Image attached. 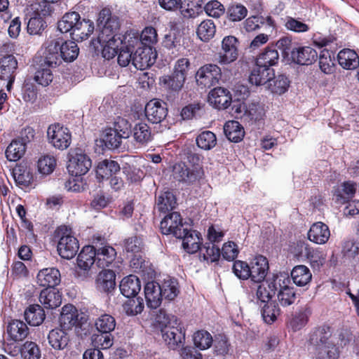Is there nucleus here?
Wrapping results in <instances>:
<instances>
[{"mask_svg": "<svg viewBox=\"0 0 359 359\" xmlns=\"http://www.w3.org/2000/svg\"><path fill=\"white\" fill-rule=\"evenodd\" d=\"M272 77H274L273 68L264 67L255 61L249 75V82L257 86H262L271 81Z\"/></svg>", "mask_w": 359, "mask_h": 359, "instance_id": "nucleus-22", "label": "nucleus"}, {"mask_svg": "<svg viewBox=\"0 0 359 359\" xmlns=\"http://www.w3.org/2000/svg\"><path fill=\"white\" fill-rule=\"evenodd\" d=\"M269 269L268 259L263 255L256 256L250 262L251 280L260 283L265 279Z\"/></svg>", "mask_w": 359, "mask_h": 359, "instance_id": "nucleus-24", "label": "nucleus"}, {"mask_svg": "<svg viewBox=\"0 0 359 359\" xmlns=\"http://www.w3.org/2000/svg\"><path fill=\"white\" fill-rule=\"evenodd\" d=\"M221 77V69L215 64L204 65L197 70L195 75L196 83L201 88H210L217 85Z\"/></svg>", "mask_w": 359, "mask_h": 359, "instance_id": "nucleus-11", "label": "nucleus"}, {"mask_svg": "<svg viewBox=\"0 0 359 359\" xmlns=\"http://www.w3.org/2000/svg\"><path fill=\"white\" fill-rule=\"evenodd\" d=\"M186 81L177 76L173 72L170 74L160 77V84L170 93H179L183 88Z\"/></svg>", "mask_w": 359, "mask_h": 359, "instance_id": "nucleus-44", "label": "nucleus"}, {"mask_svg": "<svg viewBox=\"0 0 359 359\" xmlns=\"http://www.w3.org/2000/svg\"><path fill=\"white\" fill-rule=\"evenodd\" d=\"M121 167L118 163L111 159L100 161L95 168V175L99 182L110 178L115 174H120Z\"/></svg>", "mask_w": 359, "mask_h": 359, "instance_id": "nucleus-25", "label": "nucleus"}, {"mask_svg": "<svg viewBox=\"0 0 359 359\" xmlns=\"http://www.w3.org/2000/svg\"><path fill=\"white\" fill-rule=\"evenodd\" d=\"M56 166V159L49 155H45L41 156L38 162L37 167L38 170L43 175H49L52 173Z\"/></svg>", "mask_w": 359, "mask_h": 359, "instance_id": "nucleus-63", "label": "nucleus"}, {"mask_svg": "<svg viewBox=\"0 0 359 359\" xmlns=\"http://www.w3.org/2000/svg\"><path fill=\"white\" fill-rule=\"evenodd\" d=\"M97 25L101 28L97 36L98 43L106 42L112 37L116 40L120 35L116 34L120 27L118 18L113 16L110 9L107 8H104L100 11Z\"/></svg>", "mask_w": 359, "mask_h": 359, "instance_id": "nucleus-8", "label": "nucleus"}, {"mask_svg": "<svg viewBox=\"0 0 359 359\" xmlns=\"http://www.w3.org/2000/svg\"><path fill=\"white\" fill-rule=\"evenodd\" d=\"M60 272L55 267L43 269L39 271L36 276L37 283L45 288H55L60 284Z\"/></svg>", "mask_w": 359, "mask_h": 359, "instance_id": "nucleus-23", "label": "nucleus"}, {"mask_svg": "<svg viewBox=\"0 0 359 359\" xmlns=\"http://www.w3.org/2000/svg\"><path fill=\"white\" fill-rule=\"evenodd\" d=\"M48 67H42L39 65V68L35 72L34 79L39 85L48 86L53 79V74Z\"/></svg>", "mask_w": 359, "mask_h": 359, "instance_id": "nucleus-62", "label": "nucleus"}, {"mask_svg": "<svg viewBox=\"0 0 359 359\" xmlns=\"http://www.w3.org/2000/svg\"><path fill=\"white\" fill-rule=\"evenodd\" d=\"M216 32V26L212 20H203L196 29L198 37L204 42H208L212 39Z\"/></svg>", "mask_w": 359, "mask_h": 359, "instance_id": "nucleus-51", "label": "nucleus"}, {"mask_svg": "<svg viewBox=\"0 0 359 359\" xmlns=\"http://www.w3.org/2000/svg\"><path fill=\"white\" fill-rule=\"evenodd\" d=\"M117 38L121 40V47L132 50V52H134L135 48L142 46L139 36L132 31H128L125 34H121Z\"/></svg>", "mask_w": 359, "mask_h": 359, "instance_id": "nucleus-57", "label": "nucleus"}, {"mask_svg": "<svg viewBox=\"0 0 359 359\" xmlns=\"http://www.w3.org/2000/svg\"><path fill=\"white\" fill-rule=\"evenodd\" d=\"M339 65L345 69L353 70L359 67V56L352 49L344 48L337 54Z\"/></svg>", "mask_w": 359, "mask_h": 359, "instance_id": "nucleus-37", "label": "nucleus"}, {"mask_svg": "<svg viewBox=\"0 0 359 359\" xmlns=\"http://www.w3.org/2000/svg\"><path fill=\"white\" fill-rule=\"evenodd\" d=\"M66 330L62 327H56L49 332L48 340L53 349L63 350L67 346L69 342V336Z\"/></svg>", "mask_w": 359, "mask_h": 359, "instance_id": "nucleus-36", "label": "nucleus"}, {"mask_svg": "<svg viewBox=\"0 0 359 359\" xmlns=\"http://www.w3.org/2000/svg\"><path fill=\"white\" fill-rule=\"evenodd\" d=\"M57 29L62 33H69L70 37L76 41L88 39L94 31L92 20L81 18L75 11L66 13L57 22Z\"/></svg>", "mask_w": 359, "mask_h": 359, "instance_id": "nucleus-3", "label": "nucleus"}, {"mask_svg": "<svg viewBox=\"0 0 359 359\" xmlns=\"http://www.w3.org/2000/svg\"><path fill=\"white\" fill-rule=\"evenodd\" d=\"M358 184L353 180H345L332 189V193L334 201L340 205L348 203L355 196Z\"/></svg>", "mask_w": 359, "mask_h": 359, "instance_id": "nucleus-15", "label": "nucleus"}, {"mask_svg": "<svg viewBox=\"0 0 359 359\" xmlns=\"http://www.w3.org/2000/svg\"><path fill=\"white\" fill-rule=\"evenodd\" d=\"M204 11L203 0H185L182 4L180 13L184 18L194 19Z\"/></svg>", "mask_w": 359, "mask_h": 359, "instance_id": "nucleus-40", "label": "nucleus"}, {"mask_svg": "<svg viewBox=\"0 0 359 359\" xmlns=\"http://www.w3.org/2000/svg\"><path fill=\"white\" fill-rule=\"evenodd\" d=\"M310 245L304 241H296L289 246V251L298 260L305 259L307 252L310 250Z\"/></svg>", "mask_w": 359, "mask_h": 359, "instance_id": "nucleus-59", "label": "nucleus"}, {"mask_svg": "<svg viewBox=\"0 0 359 359\" xmlns=\"http://www.w3.org/2000/svg\"><path fill=\"white\" fill-rule=\"evenodd\" d=\"M208 100L218 109H226L231 104V95L227 89L217 87L209 93Z\"/></svg>", "mask_w": 359, "mask_h": 359, "instance_id": "nucleus-31", "label": "nucleus"}, {"mask_svg": "<svg viewBox=\"0 0 359 359\" xmlns=\"http://www.w3.org/2000/svg\"><path fill=\"white\" fill-rule=\"evenodd\" d=\"M238 57V40L234 36H226L222 41L221 51L218 53L217 61L221 65H228Z\"/></svg>", "mask_w": 359, "mask_h": 359, "instance_id": "nucleus-14", "label": "nucleus"}, {"mask_svg": "<svg viewBox=\"0 0 359 359\" xmlns=\"http://www.w3.org/2000/svg\"><path fill=\"white\" fill-rule=\"evenodd\" d=\"M21 354L25 359H39L41 350L34 341H27L21 347Z\"/></svg>", "mask_w": 359, "mask_h": 359, "instance_id": "nucleus-64", "label": "nucleus"}, {"mask_svg": "<svg viewBox=\"0 0 359 359\" xmlns=\"http://www.w3.org/2000/svg\"><path fill=\"white\" fill-rule=\"evenodd\" d=\"M145 116L152 123H160L168 115L167 104L153 99L147 103L144 109Z\"/></svg>", "mask_w": 359, "mask_h": 359, "instance_id": "nucleus-19", "label": "nucleus"}, {"mask_svg": "<svg viewBox=\"0 0 359 359\" xmlns=\"http://www.w3.org/2000/svg\"><path fill=\"white\" fill-rule=\"evenodd\" d=\"M59 41V49L62 61L73 62L75 60L79 53V48L75 41H63L62 39L57 38Z\"/></svg>", "mask_w": 359, "mask_h": 359, "instance_id": "nucleus-42", "label": "nucleus"}, {"mask_svg": "<svg viewBox=\"0 0 359 359\" xmlns=\"http://www.w3.org/2000/svg\"><path fill=\"white\" fill-rule=\"evenodd\" d=\"M247 8L240 3H231L227 7L226 11V18L232 22H237L243 20L248 15Z\"/></svg>", "mask_w": 359, "mask_h": 359, "instance_id": "nucleus-50", "label": "nucleus"}, {"mask_svg": "<svg viewBox=\"0 0 359 359\" xmlns=\"http://www.w3.org/2000/svg\"><path fill=\"white\" fill-rule=\"evenodd\" d=\"M91 165L90 158L82 149L76 148L69 153L67 170L72 175H84L88 172Z\"/></svg>", "mask_w": 359, "mask_h": 359, "instance_id": "nucleus-10", "label": "nucleus"}, {"mask_svg": "<svg viewBox=\"0 0 359 359\" xmlns=\"http://www.w3.org/2000/svg\"><path fill=\"white\" fill-rule=\"evenodd\" d=\"M111 39L110 40L106 41V42L99 43L102 47V55L106 60H110L114 57L120 48L121 40L117 38L116 40Z\"/></svg>", "mask_w": 359, "mask_h": 359, "instance_id": "nucleus-56", "label": "nucleus"}, {"mask_svg": "<svg viewBox=\"0 0 359 359\" xmlns=\"http://www.w3.org/2000/svg\"><path fill=\"white\" fill-rule=\"evenodd\" d=\"M47 136L50 143L60 150L67 149L72 142V134L69 130L58 123L49 126Z\"/></svg>", "mask_w": 359, "mask_h": 359, "instance_id": "nucleus-13", "label": "nucleus"}, {"mask_svg": "<svg viewBox=\"0 0 359 359\" xmlns=\"http://www.w3.org/2000/svg\"><path fill=\"white\" fill-rule=\"evenodd\" d=\"M47 27L45 20L37 14L30 18L27 22V32L32 35L41 34Z\"/></svg>", "mask_w": 359, "mask_h": 359, "instance_id": "nucleus-60", "label": "nucleus"}, {"mask_svg": "<svg viewBox=\"0 0 359 359\" xmlns=\"http://www.w3.org/2000/svg\"><path fill=\"white\" fill-rule=\"evenodd\" d=\"M261 313L264 322L267 324L273 323L280 313V309L276 301H271L260 306Z\"/></svg>", "mask_w": 359, "mask_h": 359, "instance_id": "nucleus-49", "label": "nucleus"}, {"mask_svg": "<svg viewBox=\"0 0 359 359\" xmlns=\"http://www.w3.org/2000/svg\"><path fill=\"white\" fill-rule=\"evenodd\" d=\"M133 137L138 147H144L153 140L151 128L145 123H136L132 129Z\"/></svg>", "mask_w": 359, "mask_h": 359, "instance_id": "nucleus-32", "label": "nucleus"}, {"mask_svg": "<svg viewBox=\"0 0 359 359\" xmlns=\"http://www.w3.org/2000/svg\"><path fill=\"white\" fill-rule=\"evenodd\" d=\"M96 285L98 290L111 292L116 286L115 273L110 269H103L97 275Z\"/></svg>", "mask_w": 359, "mask_h": 359, "instance_id": "nucleus-39", "label": "nucleus"}, {"mask_svg": "<svg viewBox=\"0 0 359 359\" xmlns=\"http://www.w3.org/2000/svg\"><path fill=\"white\" fill-rule=\"evenodd\" d=\"M54 238L57 239V250L62 258L71 259L74 257L79 249V243L71 228L65 225L57 227Z\"/></svg>", "mask_w": 359, "mask_h": 359, "instance_id": "nucleus-6", "label": "nucleus"}, {"mask_svg": "<svg viewBox=\"0 0 359 359\" xmlns=\"http://www.w3.org/2000/svg\"><path fill=\"white\" fill-rule=\"evenodd\" d=\"M305 259H308L313 269H319L325 262L326 256L323 251L318 248H310L307 252Z\"/></svg>", "mask_w": 359, "mask_h": 359, "instance_id": "nucleus-61", "label": "nucleus"}, {"mask_svg": "<svg viewBox=\"0 0 359 359\" xmlns=\"http://www.w3.org/2000/svg\"><path fill=\"white\" fill-rule=\"evenodd\" d=\"M93 243L96 250V266L104 269L109 266L116 257V251L101 236L93 237Z\"/></svg>", "mask_w": 359, "mask_h": 359, "instance_id": "nucleus-9", "label": "nucleus"}, {"mask_svg": "<svg viewBox=\"0 0 359 359\" xmlns=\"http://www.w3.org/2000/svg\"><path fill=\"white\" fill-rule=\"evenodd\" d=\"M156 208L160 212L165 213L174 210L177 205L175 196L170 191L161 193L156 198Z\"/></svg>", "mask_w": 359, "mask_h": 359, "instance_id": "nucleus-46", "label": "nucleus"}, {"mask_svg": "<svg viewBox=\"0 0 359 359\" xmlns=\"http://www.w3.org/2000/svg\"><path fill=\"white\" fill-rule=\"evenodd\" d=\"M183 219L177 212H172L167 215L161 222L160 229L163 234H172L176 238L181 236L183 232Z\"/></svg>", "mask_w": 359, "mask_h": 359, "instance_id": "nucleus-18", "label": "nucleus"}, {"mask_svg": "<svg viewBox=\"0 0 359 359\" xmlns=\"http://www.w3.org/2000/svg\"><path fill=\"white\" fill-rule=\"evenodd\" d=\"M178 283L176 279L168 278L161 285L163 297L167 300H173L179 293Z\"/></svg>", "mask_w": 359, "mask_h": 359, "instance_id": "nucleus-54", "label": "nucleus"}, {"mask_svg": "<svg viewBox=\"0 0 359 359\" xmlns=\"http://www.w3.org/2000/svg\"><path fill=\"white\" fill-rule=\"evenodd\" d=\"M119 288L126 297H135L141 290L140 280L135 275H129L122 279Z\"/></svg>", "mask_w": 359, "mask_h": 359, "instance_id": "nucleus-35", "label": "nucleus"}, {"mask_svg": "<svg viewBox=\"0 0 359 359\" xmlns=\"http://www.w3.org/2000/svg\"><path fill=\"white\" fill-rule=\"evenodd\" d=\"M151 54L152 50L151 46H139L136 48L135 52H133L132 64L136 69L144 70L150 67L154 63V60L151 57Z\"/></svg>", "mask_w": 359, "mask_h": 359, "instance_id": "nucleus-27", "label": "nucleus"}, {"mask_svg": "<svg viewBox=\"0 0 359 359\" xmlns=\"http://www.w3.org/2000/svg\"><path fill=\"white\" fill-rule=\"evenodd\" d=\"M144 307V301L141 297H130L123 304V311L128 316H136L141 313Z\"/></svg>", "mask_w": 359, "mask_h": 359, "instance_id": "nucleus-58", "label": "nucleus"}, {"mask_svg": "<svg viewBox=\"0 0 359 359\" xmlns=\"http://www.w3.org/2000/svg\"><path fill=\"white\" fill-rule=\"evenodd\" d=\"M24 317L31 326H39L44 320L46 314L43 309L39 304H31L24 311Z\"/></svg>", "mask_w": 359, "mask_h": 359, "instance_id": "nucleus-41", "label": "nucleus"}, {"mask_svg": "<svg viewBox=\"0 0 359 359\" xmlns=\"http://www.w3.org/2000/svg\"><path fill=\"white\" fill-rule=\"evenodd\" d=\"M29 330L22 320L12 319L6 325L7 340L13 342L22 341L29 334Z\"/></svg>", "mask_w": 359, "mask_h": 359, "instance_id": "nucleus-20", "label": "nucleus"}, {"mask_svg": "<svg viewBox=\"0 0 359 359\" xmlns=\"http://www.w3.org/2000/svg\"><path fill=\"white\" fill-rule=\"evenodd\" d=\"M197 146L203 150H210L217 144V137L214 133L210 130L201 132L196 139Z\"/></svg>", "mask_w": 359, "mask_h": 359, "instance_id": "nucleus-53", "label": "nucleus"}, {"mask_svg": "<svg viewBox=\"0 0 359 359\" xmlns=\"http://www.w3.org/2000/svg\"><path fill=\"white\" fill-rule=\"evenodd\" d=\"M39 301L46 309H54L62 303V295L56 288H44L39 294Z\"/></svg>", "mask_w": 359, "mask_h": 359, "instance_id": "nucleus-33", "label": "nucleus"}, {"mask_svg": "<svg viewBox=\"0 0 359 359\" xmlns=\"http://www.w3.org/2000/svg\"><path fill=\"white\" fill-rule=\"evenodd\" d=\"M94 264H96V250L94 244L84 246L77 257L78 266L84 271H88Z\"/></svg>", "mask_w": 359, "mask_h": 359, "instance_id": "nucleus-38", "label": "nucleus"}, {"mask_svg": "<svg viewBox=\"0 0 359 359\" xmlns=\"http://www.w3.org/2000/svg\"><path fill=\"white\" fill-rule=\"evenodd\" d=\"M258 64L264 67L272 68L278 65L279 61V53L274 46V43H269L255 58Z\"/></svg>", "mask_w": 359, "mask_h": 359, "instance_id": "nucleus-34", "label": "nucleus"}, {"mask_svg": "<svg viewBox=\"0 0 359 359\" xmlns=\"http://www.w3.org/2000/svg\"><path fill=\"white\" fill-rule=\"evenodd\" d=\"M182 232L177 238L182 239V247L187 252L194 254L201 249L203 238L200 232L187 229H183Z\"/></svg>", "mask_w": 359, "mask_h": 359, "instance_id": "nucleus-21", "label": "nucleus"}, {"mask_svg": "<svg viewBox=\"0 0 359 359\" xmlns=\"http://www.w3.org/2000/svg\"><path fill=\"white\" fill-rule=\"evenodd\" d=\"M116 322L111 315L104 313L95 321V326L100 334L92 336V344L102 348H110L114 343L111 332L114 330Z\"/></svg>", "mask_w": 359, "mask_h": 359, "instance_id": "nucleus-5", "label": "nucleus"}, {"mask_svg": "<svg viewBox=\"0 0 359 359\" xmlns=\"http://www.w3.org/2000/svg\"><path fill=\"white\" fill-rule=\"evenodd\" d=\"M291 278L293 283L299 287L308 285L312 278L310 269L304 265H297L291 271Z\"/></svg>", "mask_w": 359, "mask_h": 359, "instance_id": "nucleus-45", "label": "nucleus"}, {"mask_svg": "<svg viewBox=\"0 0 359 359\" xmlns=\"http://www.w3.org/2000/svg\"><path fill=\"white\" fill-rule=\"evenodd\" d=\"M183 154L185 161H181L173 165L175 179L187 186L200 184L205 178L203 156L190 147L184 149Z\"/></svg>", "mask_w": 359, "mask_h": 359, "instance_id": "nucleus-1", "label": "nucleus"}, {"mask_svg": "<svg viewBox=\"0 0 359 359\" xmlns=\"http://www.w3.org/2000/svg\"><path fill=\"white\" fill-rule=\"evenodd\" d=\"M61 327L65 330H71L75 327L77 332L81 330L80 335L86 336L89 334L88 316L79 311L73 304H66L62 308L60 316Z\"/></svg>", "mask_w": 359, "mask_h": 359, "instance_id": "nucleus-4", "label": "nucleus"}, {"mask_svg": "<svg viewBox=\"0 0 359 359\" xmlns=\"http://www.w3.org/2000/svg\"><path fill=\"white\" fill-rule=\"evenodd\" d=\"M269 82V88L273 93L282 95L285 93L289 86L290 81L284 74L274 75Z\"/></svg>", "mask_w": 359, "mask_h": 359, "instance_id": "nucleus-52", "label": "nucleus"}, {"mask_svg": "<svg viewBox=\"0 0 359 359\" xmlns=\"http://www.w3.org/2000/svg\"><path fill=\"white\" fill-rule=\"evenodd\" d=\"M144 296L148 307L157 309L161 305L163 298L161 285L156 281L147 283L144 286Z\"/></svg>", "mask_w": 359, "mask_h": 359, "instance_id": "nucleus-29", "label": "nucleus"}, {"mask_svg": "<svg viewBox=\"0 0 359 359\" xmlns=\"http://www.w3.org/2000/svg\"><path fill=\"white\" fill-rule=\"evenodd\" d=\"M13 176L16 184L21 188H27L34 180L32 169L27 163L17 164L13 169Z\"/></svg>", "mask_w": 359, "mask_h": 359, "instance_id": "nucleus-28", "label": "nucleus"}, {"mask_svg": "<svg viewBox=\"0 0 359 359\" xmlns=\"http://www.w3.org/2000/svg\"><path fill=\"white\" fill-rule=\"evenodd\" d=\"M317 51L310 46L296 47L292 51V62L299 65H310L316 61Z\"/></svg>", "mask_w": 359, "mask_h": 359, "instance_id": "nucleus-26", "label": "nucleus"}, {"mask_svg": "<svg viewBox=\"0 0 359 359\" xmlns=\"http://www.w3.org/2000/svg\"><path fill=\"white\" fill-rule=\"evenodd\" d=\"M224 133L226 138L235 143L240 142L245 136L243 126L237 121H229L224 126Z\"/></svg>", "mask_w": 359, "mask_h": 359, "instance_id": "nucleus-43", "label": "nucleus"}, {"mask_svg": "<svg viewBox=\"0 0 359 359\" xmlns=\"http://www.w3.org/2000/svg\"><path fill=\"white\" fill-rule=\"evenodd\" d=\"M43 53L39 57V65L55 68L60 66L62 58L59 49V41L57 39L46 40L42 46Z\"/></svg>", "mask_w": 359, "mask_h": 359, "instance_id": "nucleus-12", "label": "nucleus"}, {"mask_svg": "<svg viewBox=\"0 0 359 359\" xmlns=\"http://www.w3.org/2000/svg\"><path fill=\"white\" fill-rule=\"evenodd\" d=\"M333 327L323 323L311 329L309 334L308 344L313 347L315 359H337L339 351L331 341Z\"/></svg>", "mask_w": 359, "mask_h": 359, "instance_id": "nucleus-2", "label": "nucleus"}, {"mask_svg": "<svg viewBox=\"0 0 359 359\" xmlns=\"http://www.w3.org/2000/svg\"><path fill=\"white\" fill-rule=\"evenodd\" d=\"M290 283L289 277L283 273L273 275L272 280L269 282V287L273 293L276 294L278 291V299L283 306L294 304L296 299L294 288L289 286Z\"/></svg>", "mask_w": 359, "mask_h": 359, "instance_id": "nucleus-7", "label": "nucleus"}, {"mask_svg": "<svg viewBox=\"0 0 359 359\" xmlns=\"http://www.w3.org/2000/svg\"><path fill=\"white\" fill-rule=\"evenodd\" d=\"M308 239L316 244H325L330 236V231L327 224L321 222L313 223L307 233Z\"/></svg>", "mask_w": 359, "mask_h": 359, "instance_id": "nucleus-30", "label": "nucleus"}, {"mask_svg": "<svg viewBox=\"0 0 359 359\" xmlns=\"http://www.w3.org/2000/svg\"><path fill=\"white\" fill-rule=\"evenodd\" d=\"M26 149L25 143L20 140H13L6 149V157L9 161H17L24 156Z\"/></svg>", "mask_w": 359, "mask_h": 359, "instance_id": "nucleus-48", "label": "nucleus"}, {"mask_svg": "<svg viewBox=\"0 0 359 359\" xmlns=\"http://www.w3.org/2000/svg\"><path fill=\"white\" fill-rule=\"evenodd\" d=\"M18 60L13 55H6L0 58V80L7 81L6 89L10 92L15 79Z\"/></svg>", "mask_w": 359, "mask_h": 359, "instance_id": "nucleus-16", "label": "nucleus"}, {"mask_svg": "<svg viewBox=\"0 0 359 359\" xmlns=\"http://www.w3.org/2000/svg\"><path fill=\"white\" fill-rule=\"evenodd\" d=\"M162 338L171 349H176L182 344L185 339V330H184L181 321L179 320V324L168 325L164 327L161 331Z\"/></svg>", "mask_w": 359, "mask_h": 359, "instance_id": "nucleus-17", "label": "nucleus"}, {"mask_svg": "<svg viewBox=\"0 0 359 359\" xmlns=\"http://www.w3.org/2000/svg\"><path fill=\"white\" fill-rule=\"evenodd\" d=\"M311 313L308 309H301L292 315L288 326L294 332L299 331L305 327L309 320Z\"/></svg>", "mask_w": 359, "mask_h": 359, "instance_id": "nucleus-47", "label": "nucleus"}, {"mask_svg": "<svg viewBox=\"0 0 359 359\" xmlns=\"http://www.w3.org/2000/svg\"><path fill=\"white\" fill-rule=\"evenodd\" d=\"M194 346L200 350L209 348L213 343L212 335L206 330L196 331L193 336Z\"/></svg>", "mask_w": 359, "mask_h": 359, "instance_id": "nucleus-55", "label": "nucleus"}]
</instances>
